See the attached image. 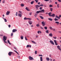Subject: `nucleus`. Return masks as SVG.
I'll return each mask as SVG.
<instances>
[{
    "label": "nucleus",
    "instance_id": "58",
    "mask_svg": "<svg viewBox=\"0 0 61 61\" xmlns=\"http://www.w3.org/2000/svg\"><path fill=\"white\" fill-rule=\"evenodd\" d=\"M17 57L18 58H20V56H18Z\"/></svg>",
    "mask_w": 61,
    "mask_h": 61
},
{
    "label": "nucleus",
    "instance_id": "52",
    "mask_svg": "<svg viewBox=\"0 0 61 61\" xmlns=\"http://www.w3.org/2000/svg\"><path fill=\"white\" fill-rule=\"evenodd\" d=\"M16 16H17V12H16V14H15Z\"/></svg>",
    "mask_w": 61,
    "mask_h": 61
},
{
    "label": "nucleus",
    "instance_id": "46",
    "mask_svg": "<svg viewBox=\"0 0 61 61\" xmlns=\"http://www.w3.org/2000/svg\"><path fill=\"white\" fill-rule=\"evenodd\" d=\"M39 56H42V55H39Z\"/></svg>",
    "mask_w": 61,
    "mask_h": 61
},
{
    "label": "nucleus",
    "instance_id": "45",
    "mask_svg": "<svg viewBox=\"0 0 61 61\" xmlns=\"http://www.w3.org/2000/svg\"><path fill=\"white\" fill-rule=\"evenodd\" d=\"M44 1H46V2H47L48 1H49L50 0H44Z\"/></svg>",
    "mask_w": 61,
    "mask_h": 61
},
{
    "label": "nucleus",
    "instance_id": "35",
    "mask_svg": "<svg viewBox=\"0 0 61 61\" xmlns=\"http://www.w3.org/2000/svg\"><path fill=\"white\" fill-rule=\"evenodd\" d=\"M32 42L34 44H36V43L33 41H32Z\"/></svg>",
    "mask_w": 61,
    "mask_h": 61
},
{
    "label": "nucleus",
    "instance_id": "11",
    "mask_svg": "<svg viewBox=\"0 0 61 61\" xmlns=\"http://www.w3.org/2000/svg\"><path fill=\"white\" fill-rule=\"evenodd\" d=\"M28 23L30 25H31L32 24V22L30 21H29L28 22Z\"/></svg>",
    "mask_w": 61,
    "mask_h": 61
},
{
    "label": "nucleus",
    "instance_id": "34",
    "mask_svg": "<svg viewBox=\"0 0 61 61\" xmlns=\"http://www.w3.org/2000/svg\"><path fill=\"white\" fill-rule=\"evenodd\" d=\"M44 28H45V29H46V30H47V27H45Z\"/></svg>",
    "mask_w": 61,
    "mask_h": 61
},
{
    "label": "nucleus",
    "instance_id": "16",
    "mask_svg": "<svg viewBox=\"0 0 61 61\" xmlns=\"http://www.w3.org/2000/svg\"><path fill=\"white\" fill-rule=\"evenodd\" d=\"M41 11V13H44V10H40Z\"/></svg>",
    "mask_w": 61,
    "mask_h": 61
},
{
    "label": "nucleus",
    "instance_id": "8",
    "mask_svg": "<svg viewBox=\"0 0 61 61\" xmlns=\"http://www.w3.org/2000/svg\"><path fill=\"white\" fill-rule=\"evenodd\" d=\"M16 31H17V30L16 29H14L12 30V32L13 33H15V32Z\"/></svg>",
    "mask_w": 61,
    "mask_h": 61
},
{
    "label": "nucleus",
    "instance_id": "32",
    "mask_svg": "<svg viewBox=\"0 0 61 61\" xmlns=\"http://www.w3.org/2000/svg\"><path fill=\"white\" fill-rule=\"evenodd\" d=\"M34 3V1H32L31 2V4H33Z\"/></svg>",
    "mask_w": 61,
    "mask_h": 61
},
{
    "label": "nucleus",
    "instance_id": "9",
    "mask_svg": "<svg viewBox=\"0 0 61 61\" xmlns=\"http://www.w3.org/2000/svg\"><path fill=\"white\" fill-rule=\"evenodd\" d=\"M10 12H9L8 11H7V12L6 13V15H9L10 14Z\"/></svg>",
    "mask_w": 61,
    "mask_h": 61
},
{
    "label": "nucleus",
    "instance_id": "53",
    "mask_svg": "<svg viewBox=\"0 0 61 61\" xmlns=\"http://www.w3.org/2000/svg\"><path fill=\"white\" fill-rule=\"evenodd\" d=\"M41 29H44V28L42 27H41Z\"/></svg>",
    "mask_w": 61,
    "mask_h": 61
},
{
    "label": "nucleus",
    "instance_id": "13",
    "mask_svg": "<svg viewBox=\"0 0 61 61\" xmlns=\"http://www.w3.org/2000/svg\"><path fill=\"white\" fill-rule=\"evenodd\" d=\"M41 11H40V10L39 11H37L36 12V14H39V13H41Z\"/></svg>",
    "mask_w": 61,
    "mask_h": 61
},
{
    "label": "nucleus",
    "instance_id": "38",
    "mask_svg": "<svg viewBox=\"0 0 61 61\" xmlns=\"http://www.w3.org/2000/svg\"><path fill=\"white\" fill-rule=\"evenodd\" d=\"M46 33H49L48 32V30H47L46 31Z\"/></svg>",
    "mask_w": 61,
    "mask_h": 61
},
{
    "label": "nucleus",
    "instance_id": "60",
    "mask_svg": "<svg viewBox=\"0 0 61 61\" xmlns=\"http://www.w3.org/2000/svg\"><path fill=\"white\" fill-rule=\"evenodd\" d=\"M38 37V36H36V38H37Z\"/></svg>",
    "mask_w": 61,
    "mask_h": 61
},
{
    "label": "nucleus",
    "instance_id": "17",
    "mask_svg": "<svg viewBox=\"0 0 61 61\" xmlns=\"http://www.w3.org/2000/svg\"><path fill=\"white\" fill-rule=\"evenodd\" d=\"M57 48L59 50H60V46H57Z\"/></svg>",
    "mask_w": 61,
    "mask_h": 61
},
{
    "label": "nucleus",
    "instance_id": "15",
    "mask_svg": "<svg viewBox=\"0 0 61 61\" xmlns=\"http://www.w3.org/2000/svg\"><path fill=\"white\" fill-rule=\"evenodd\" d=\"M55 14H52V15H51V17H55Z\"/></svg>",
    "mask_w": 61,
    "mask_h": 61
},
{
    "label": "nucleus",
    "instance_id": "23",
    "mask_svg": "<svg viewBox=\"0 0 61 61\" xmlns=\"http://www.w3.org/2000/svg\"><path fill=\"white\" fill-rule=\"evenodd\" d=\"M40 58L41 61H43V58H42V57H41Z\"/></svg>",
    "mask_w": 61,
    "mask_h": 61
},
{
    "label": "nucleus",
    "instance_id": "64",
    "mask_svg": "<svg viewBox=\"0 0 61 61\" xmlns=\"http://www.w3.org/2000/svg\"><path fill=\"white\" fill-rule=\"evenodd\" d=\"M50 61H52V59H50Z\"/></svg>",
    "mask_w": 61,
    "mask_h": 61
},
{
    "label": "nucleus",
    "instance_id": "26",
    "mask_svg": "<svg viewBox=\"0 0 61 61\" xmlns=\"http://www.w3.org/2000/svg\"><path fill=\"white\" fill-rule=\"evenodd\" d=\"M8 43H9V44H10V45H11L12 44H11V43H10V41H9V40H8Z\"/></svg>",
    "mask_w": 61,
    "mask_h": 61
},
{
    "label": "nucleus",
    "instance_id": "28",
    "mask_svg": "<svg viewBox=\"0 0 61 61\" xmlns=\"http://www.w3.org/2000/svg\"><path fill=\"white\" fill-rule=\"evenodd\" d=\"M50 29H51V30H53V28L52 27H51L50 26L49 27Z\"/></svg>",
    "mask_w": 61,
    "mask_h": 61
},
{
    "label": "nucleus",
    "instance_id": "33",
    "mask_svg": "<svg viewBox=\"0 0 61 61\" xmlns=\"http://www.w3.org/2000/svg\"><path fill=\"white\" fill-rule=\"evenodd\" d=\"M46 59L47 61H49L50 60L49 58H46Z\"/></svg>",
    "mask_w": 61,
    "mask_h": 61
},
{
    "label": "nucleus",
    "instance_id": "36",
    "mask_svg": "<svg viewBox=\"0 0 61 61\" xmlns=\"http://www.w3.org/2000/svg\"><path fill=\"white\" fill-rule=\"evenodd\" d=\"M27 37L26 36H25V39L26 40H27V39L26 38Z\"/></svg>",
    "mask_w": 61,
    "mask_h": 61
},
{
    "label": "nucleus",
    "instance_id": "47",
    "mask_svg": "<svg viewBox=\"0 0 61 61\" xmlns=\"http://www.w3.org/2000/svg\"><path fill=\"white\" fill-rule=\"evenodd\" d=\"M54 41L55 43H56V40H54Z\"/></svg>",
    "mask_w": 61,
    "mask_h": 61
},
{
    "label": "nucleus",
    "instance_id": "4",
    "mask_svg": "<svg viewBox=\"0 0 61 61\" xmlns=\"http://www.w3.org/2000/svg\"><path fill=\"white\" fill-rule=\"evenodd\" d=\"M28 19L29 20H31V19L30 18H26V17H25L24 18V20H28Z\"/></svg>",
    "mask_w": 61,
    "mask_h": 61
},
{
    "label": "nucleus",
    "instance_id": "37",
    "mask_svg": "<svg viewBox=\"0 0 61 61\" xmlns=\"http://www.w3.org/2000/svg\"><path fill=\"white\" fill-rule=\"evenodd\" d=\"M50 10L51 11H53V9H52V8H50Z\"/></svg>",
    "mask_w": 61,
    "mask_h": 61
},
{
    "label": "nucleus",
    "instance_id": "24",
    "mask_svg": "<svg viewBox=\"0 0 61 61\" xmlns=\"http://www.w3.org/2000/svg\"><path fill=\"white\" fill-rule=\"evenodd\" d=\"M48 19L49 20H50V21H52V19L51 18H49Z\"/></svg>",
    "mask_w": 61,
    "mask_h": 61
},
{
    "label": "nucleus",
    "instance_id": "55",
    "mask_svg": "<svg viewBox=\"0 0 61 61\" xmlns=\"http://www.w3.org/2000/svg\"><path fill=\"white\" fill-rule=\"evenodd\" d=\"M9 28H10V27H11V25H9Z\"/></svg>",
    "mask_w": 61,
    "mask_h": 61
},
{
    "label": "nucleus",
    "instance_id": "25",
    "mask_svg": "<svg viewBox=\"0 0 61 61\" xmlns=\"http://www.w3.org/2000/svg\"><path fill=\"white\" fill-rule=\"evenodd\" d=\"M40 17L42 19H44V17L41 16H40Z\"/></svg>",
    "mask_w": 61,
    "mask_h": 61
},
{
    "label": "nucleus",
    "instance_id": "49",
    "mask_svg": "<svg viewBox=\"0 0 61 61\" xmlns=\"http://www.w3.org/2000/svg\"><path fill=\"white\" fill-rule=\"evenodd\" d=\"M40 10H42V7H40Z\"/></svg>",
    "mask_w": 61,
    "mask_h": 61
},
{
    "label": "nucleus",
    "instance_id": "6",
    "mask_svg": "<svg viewBox=\"0 0 61 61\" xmlns=\"http://www.w3.org/2000/svg\"><path fill=\"white\" fill-rule=\"evenodd\" d=\"M35 6L36 7V9H38V7H40V5H36Z\"/></svg>",
    "mask_w": 61,
    "mask_h": 61
},
{
    "label": "nucleus",
    "instance_id": "62",
    "mask_svg": "<svg viewBox=\"0 0 61 61\" xmlns=\"http://www.w3.org/2000/svg\"><path fill=\"white\" fill-rule=\"evenodd\" d=\"M40 2H38V5H39V4H40Z\"/></svg>",
    "mask_w": 61,
    "mask_h": 61
},
{
    "label": "nucleus",
    "instance_id": "41",
    "mask_svg": "<svg viewBox=\"0 0 61 61\" xmlns=\"http://www.w3.org/2000/svg\"><path fill=\"white\" fill-rule=\"evenodd\" d=\"M13 36V33L12 32L11 34V36Z\"/></svg>",
    "mask_w": 61,
    "mask_h": 61
},
{
    "label": "nucleus",
    "instance_id": "54",
    "mask_svg": "<svg viewBox=\"0 0 61 61\" xmlns=\"http://www.w3.org/2000/svg\"><path fill=\"white\" fill-rule=\"evenodd\" d=\"M40 6H43V5H40Z\"/></svg>",
    "mask_w": 61,
    "mask_h": 61
},
{
    "label": "nucleus",
    "instance_id": "2",
    "mask_svg": "<svg viewBox=\"0 0 61 61\" xmlns=\"http://www.w3.org/2000/svg\"><path fill=\"white\" fill-rule=\"evenodd\" d=\"M29 59L30 60H34V58H33L32 57H31V56H30L29 57Z\"/></svg>",
    "mask_w": 61,
    "mask_h": 61
},
{
    "label": "nucleus",
    "instance_id": "39",
    "mask_svg": "<svg viewBox=\"0 0 61 61\" xmlns=\"http://www.w3.org/2000/svg\"><path fill=\"white\" fill-rule=\"evenodd\" d=\"M20 5L22 7H23V6H24V5L23 4H21V5Z\"/></svg>",
    "mask_w": 61,
    "mask_h": 61
},
{
    "label": "nucleus",
    "instance_id": "44",
    "mask_svg": "<svg viewBox=\"0 0 61 61\" xmlns=\"http://www.w3.org/2000/svg\"><path fill=\"white\" fill-rule=\"evenodd\" d=\"M35 54H37V51H35Z\"/></svg>",
    "mask_w": 61,
    "mask_h": 61
},
{
    "label": "nucleus",
    "instance_id": "27",
    "mask_svg": "<svg viewBox=\"0 0 61 61\" xmlns=\"http://www.w3.org/2000/svg\"><path fill=\"white\" fill-rule=\"evenodd\" d=\"M20 38L21 39H23V38H24V37L22 36L21 37H20Z\"/></svg>",
    "mask_w": 61,
    "mask_h": 61
},
{
    "label": "nucleus",
    "instance_id": "56",
    "mask_svg": "<svg viewBox=\"0 0 61 61\" xmlns=\"http://www.w3.org/2000/svg\"><path fill=\"white\" fill-rule=\"evenodd\" d=\"M53 37L54 38V39H56V37Z\"/></svg>",
    "mask_w": 61,
    "mask_h": 61
},
{
    "label": "nucleus",
    "instance_id": "43",
    "mask_svg": "<svg viewBox=\"0 0 61 61\" xmlns=\"http://www.w3.org/2000/svg\"><path fill=\"white\" fill-rule=\"evenodd\" d=\"M37 14H36L35 15H34V16H35V17H36V16H37Z\"/></svg>",
    "mask_w": 61,
    "mask_h": 61
},
{
    "label": "nucleus",
    "instance_id": "48",
    "mask_svg": "<svg viewBox=\"0 0 61 61\" xmlns=\"http://www.w3.org/2000/svg\"><path fill=\"white\" fill-rule=\"evenodd\" d=\"M59 4H58L57 5V7L58 8H59Z\"/></svg>",
    "mask_w": 61,
    "mask_h": 61
},
{
    "label": "nucleus",
    "instance_id": "50",
    "mask_svg": "<svg viewBox=\"0 0 61 61\" xmlns=\"http://www.w3.org/2000/svg\"><path fill=\"white\" fill-rule=\"evenodd\" d=\"M3 36V35L1 34L0 35V36Z\"/></svg>",
    "mask_w": 61,
    "mask_h": 61
},
{
    "label": "nucleus",
    "instance_id": "19",
    "mask_svg": "<svg viewBox=\"0 0 61 61\" xmlns=\"http://www.w3.org/2000/svg\"><path fill=\"white\" fill-rule=\"evenodd\" d=\"M51 12H50L48 13L49 15V16H51Z\"/></svg>",
    "mask_w": 61,
    "mask_h": 61
},
{
    "label": "nucleus",
    "instance_id": "10",
    "mask_svg": "<svg viewBox=\"0 0 61 61\" xmlns=\"http://www.w3.org/2000/svg\"><path fill=\"white\" fill-rule=\"evenodd\" d=\"M26 47H31V45H27L26 46Z\"/></svg>",
    "mask_w": 61,
    "mask_h": 61
},
{
    "label": "nucleus",
    "instance_id": "57",
    "mask_svg": "<svg viewBox=\"0 0 61 61\" xmlns=\"http://www.w3.org/2000/svg\"><path fill=\"white\" fill-rule=\"evenodd\" d=\"M3 3H5V0H3V2H2Z\"/></svg>",
    "mask_w": 61,
    "mask_h": 61
},
{
    "label": "nucleus",
    "instance_id": "12",
    "mask_svg": "<svg viewBox=\"0 0 61 61\" xmlns=\"http://www.w3.org/2000/svg\"><path fill=\"white\" fill-rule=\"evenodd\" d=\"M25 9L27 11H30V10L27 7H26Z\"/></svg>",
    "mask_w": 61,
    "mask_h": 61
},
{
    "label": "nucleus",
    "instance_id": "22",
    "mask_svg": "<svg viewBox=\"0 0 61 61\" xmlns=\"http://www.w3.org/2000/svg\"><path fill=\"white\" fill-rule=\"evenodd\" d=\"M54 20L56 21H58V19H57L56 18H55V19H54Z\"/></svg>",
    "mask_w": 61,
    "mask_h": 61
},
{
    "label": "nucleus",
    "instance_id": "1",
    "mask_svg": "<svg viewBox=\"0 0 61 61\" xmlns=\"http://www.w3.org/2000/svg\"><path fill=\"white\" fill-rule=\"evenodd\" d=\"M6 39H7V37L5 36H4L3 37V40L5 43H6L5 40H6Z\"/></svg>",
    "mask_w": 61,
    "mask_h": 61
},
{
    "label": "nucleus",
    "instance_id": "20",
    "mask_svg": "<svg viewBox=\"0 0 61 61\" xmlns=\"http://www.w3.org/2000/svg\"><path fill=\"white\" fill-rule=\"evenodd\" d=\"M55 23H56V24H57V25H58V24H59V22L56 21L55 22Z\"/></svg>",
    "mask_w": 61,
    "mask_h": 61
},
{
    "label": "nucleus",
    "instance_id": "7",
    "mask_svg": "<svg viewBox=\"0 0 61 61\" xmlns=\"http://www.w3.org/2000/svg\"><path fill=\"white\" fill-rule=\"evenodd\" d=\"M50 42L51 44H52L53 45H55V44H54V42H53V41H50Z\"/></svg>",
    "mask_w": 61,
    "mask_h": 61
},
{
    "label": "nucleus",
    "instance_id": "63",
    "mask_svg": "<svg viewBox=\"0 0 61 61\" xmlns=\"http://www.w3.org/2000/svg\"><path fill=\"white\" fill-rule=\"evenodd\" d=\"M37 33L38 34H39V31H38L37 32Z\"/></svg>",
    "mask_w": 61,
    "mask_h": 61
},
{
    "label": "nucleus",
    "instance_id": "31",
    "mask_svg": "<svg viewBox=\"0 0 61 61\" xmlns=\"http://www.w3.org/2000/svg\"><path fill=\"white\" fill-rule=\"evenodd\" d=\"M35 1H36V3H38V0H34Z\"/></svg>",
    "mask_w": 61,
    "mask_h": 61
},
{
    "label": "nucleus",
    "instance_id": "3",
    "mask_svg": "<svg viewBox=\"0 0 61 61\" xmlns=\"http://www.w3.org/2000/svg\"><path fill=\"white\" fill-rule=\"evenodd\" d=\"M41 24L43 25V26H44L45 25V22L44 21H43L41 22Z\"/></svg>",
    "mask_w": 61,
    "mask_h": 61
},
{
    "label": "nucleus",
    "instance_id": "61",
    "mask_svg": "<svg viewBox=\"0 0 61 61\" xmlns=\"http://www.w3.org/2000/svg\"><path fill=\"white\" fill-rule=\"evenodd\" d=\"M48 13L47 12H46V15H48Z\"/></svg>",
    "mask_w": 61,
    "mask_h": 61
},
{
    "label": "nucleus",
    "instance_id": "59",
    "mask_svg": "<svg viewBox=\"0 0 61 61\" xmlns=\"http://www.w3.org/2000/svg\"><path fill=\"white\" fill-rule=\"evenodd\" d=\"M58 2H61V0H58Z\"/></svg>",
    "mask_w": 61,
    "mask_h": 61
},
{
    "label": "nucleus",
    "instance_id": "42",
    "mask_svg": "<svg viewBox=\"0 0 61 61\" xmlns=\"http://www.w3.org/2000/svg\"><path fill=\"white\" fill-rule=\"evenodd\" d=\"M49 7H53V6H52V5H49Z\"/></svg>",
    "mask_w": 61,
    "mask_h": 61
},
{
    "label": "nucleus",
    "instance_id": "51",
    "mask_svg": "<svg viewBox=\"0 0 61 61\" xmlns=\"http://www.w3.org/2000/svg\"><path fill=\"white\" fill-rule=\"evenodd\" d=\"M55 45H56V46H57L58 44L57 43V42H56V43H55Z\"/></svg>",
    "mask_w": 61,
    "mask_h": 61
},
{
    "label": "nucleus",
    "instance_id": "14",
    "mask_svg": "<svg viewBox=\"0 0 61 61\" xmlns=\"http://www.w3.org/2000/svg\"><path fill=\"white\" fill-rule=\"evenodd\" d=\"M49 36H50L52 37L53 36V35H52V33H50L49 34Z\"/></svg>",
    "mask_w": 61,
    "mask_h": 61
},
{
    "label": "nucleus",
    "instance_id": "5",
    "mask_svg": "<svg viewBox=\"0 0 61 61\" xmlns=\"http://www.w3.org/2000/svg\"><path fill=\"white\" fill-rule=\"evenodd\" d=\"M12 54H13V52L10 51L9 52L8 55L10 56H11Z\"/></svg>",
    "mask_w": 61,
    "mask_h": 61
},
{
    "label": "nucleus",
    "instance_id": "21",
    "mask_svg": "<svg viewBox=\"0 0 61 61\" xmlns=\"http://www.w3.org/2000/svg\"><path fill=\"white\" fill-rule=\"evenodd\" d=\"M18 15V16H20V17H21L22 16V15H21V14H19Z\"/></svg>",
    "mask_w": 61,
    "mask_h": 61
},
{
    "label": "nucleus",
    "instance_id": "40",
    "mask_svg": "<svg viewBox=\"0 0 61 61\" xmlns=\"http://www.w3.org/2000/svg\"><path fill=\"white\" fill-rule=\"evenodd\" d=\"M4 20H5V22H7V20H6V19H4Z\"/></svg>",
    "mask_w": 61,
    "mask_h": 61
},
{
    "label": "nucleus",
    "instance_id": "29",
    "mask_svg": "<svg viewBox=\"0 0 61 61\" xmlns=\"http://www.w3.org/2000/svg\"><path fill=\"white\" fill-rule=\"evenodd\" d=\"M36 25L37 26V27H39V25H39V24H36Z\"/></svg>",
    "mask_w": 61,
    "mask_h": 61
},
{
    "label": "nucleus",
    "instance_id": "18",
    "mask_svg": "<svg viewBox=\"0 0 61 61\" xmlns=\"http://www.w3.org/2000/svg\"><path fill=\"white\" fill-rule=\"evenodd\" d=\"M56 18H58V19H60V18L59 17V16L58 17L56 15V16L55 17Z\"/></svg>",
    "mask_w": 61,
    "mask_h": 61
},
{
    "label": "nucleus",
    "instance_id": "30",
    "mask_svg": "<svg viewBox=\"0 0 61 61\" xmlns=\"http://www.w3.org/2000/svg\"><path fill=\"white\" fill-rule=\"evenodd\" d=\"M14 51H15V53H17V54H18V55H19V53H18L17 51H16L15 50H14Z\"/></svg>",
    "mask_w": 61,
    "mask_h": 61
}]
</instances>
